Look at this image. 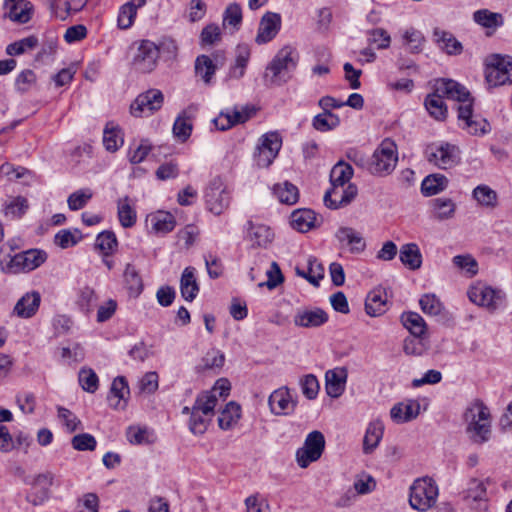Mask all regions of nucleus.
Instances as JSON below:
<instances>
[{
	"mask_svg": "<svg viewBox=\"0 0 512 512\" xmlns=\"http://www.w3.org/2000/svg\"><path fill=\"white\" fill-rule=\"evenodd\" d=\"M438 495V486L432 478H418L410 486L409 504L414 510L427 512L435 506Z\"/></svg>",
	"mask_w": 512,
	"mask_h": 512,
	"instance_id": "f257e3e1",
	"label": "nucleus"
},
{
	"mask_svg": "<svg viewBox=\"0 0 512 512\" xmlns=\"http://www.w3.org/2000/svg\"><path fill=\"white\" fill-rule=\"evenodd\" d=\"M398 161L397 148L393 141L385 139L374 151L369 171L373 175L385 176L390 174Z\"/></svg>",
	"mask_w": 512,
	"mask_h": 512,
	"instance_id": "f03ea898",
	"label": "nucleus"
},
{
	"mask_svg": "<svg viewBox=\"0 0 512 512\" xmlns=\"http://www.w3.org/2000/svg\"><path fill=\"white\" fill-rule=\"evenodd\" d=\"M291 47H284L278 51L266 69L265 78L273 85H280L287 81V72L294 68L296 59Z\"/></svg>",
	"mask_w": 512,
	"mask_h": 512,
	"instance_id": "7ed1b4c3",
	"label": "nucleus"
},
{
	"mask_svg": "<svg viewBox=\"0 0 512 512\" xmlns=\"http://www.w3.org/2000/svg\"><path fill=\"white\" fill-rule=\"evenodd\" d=\"M207 208L215 215H220L230 204V191L224 180L216 176L212 178L204 191Z\"/></svg>",
	"mask_w": 512,
	"mask_h": 512,
	"instance_id": "20e7f679",
	"label": "nucleus"
},
{
	"mask_svg": "<svg viewBox=\"0 0 512 512\" xmlns=\"http://www.w3.org/2000/svg\"><path fill=\"white\" fill-rule=\"evenodd\" d=\"M486 80L494 87L512 84V57L492 55L486 66Z\"/></svg>",
	"mask_w": 512,
	"mask_h": 512,
	"instance_id": "39448f33",
	"label": "nucleus"
},
{
	"mask_svg": "<svg viewBox=\"0 0 512 512\" xmlns=\"http://www.w3.org/2000/svg\"><path fill=\"white\" fill-rule=\"evenodd\" d=\"M428 161L440 169H449L460 161V152L457 146L446 143H432L426 148Z\"/></svg>",
	"mask_w": 512,
	"mask_h": 512,
	"instance_id": "423d86ee",
	"label": "nucleus"
},
{
	"mask_svg": "<svg viewBox=\"0 0 512 512\" xmlns=\"http://www.w3.org/2000/svg\"><path fill=\"white\" fill-rule=\"evenodd\" d=\"M325 438L320 431L310 432L302 447L296 451V461L299 467L307 468L312 462L317 461L323 454Z\"/></svg>",
	"mask_w": 512,
	"mask_h": 512,
	"instance_id": "0eeeda50",
	"label": "nucleus"
},
{
	"mask_svg": "<svg viewBox=\"0 0 512 512\" xmlns=\"http://www.w3.org/2000/svg\"><path fill=\"white\" fill-rule=\"evenodd\" d=\"M256 112L254 106H234L222 110L217 117L212 120L215 128L219 131H226L232 127L247 122Z\"/></svg>",
	"mask_w": 512,
	"mask_h": 512,
	"instance_id": "6e6552de",
	"label": "nucleus"
},
{
	"mask_svg": "<svg viewBox=\"0 0 512 512\" xmlns=\"http://www.w3.org/2000/svg\"><path fill=\"white\" fill-rule=\"evenodd\" d=\"M164 102V95L158 89H149L139 94L130 105L134 117H147L158 111Z\"/></svg>",
	"mask_w": 512,
	"mask_h": 512,
	"instance_id": "1a4fd4ad",
	"label": "nucleus"
},
{
	"mask_svg": "<svg viewBox=\"0 0 512 512\" xmlns=\"http://www.w3.org/2000/svg\"><path fill=\"white\" fill-rule=\"evenodd\" d=\"M282 146V139L277 132H269L264 134L257 146L254 155L258 167H269L277 157Z\"/></svg>",
	"mask_w": 512,
	"mask_h": 512,
	"instance_id": "9d476101",
	"label": "nucleus"
},
{
	"mask_svg": "<svg viewBox=\"0 0 512 512\" xmlns=\"http://www.w3.org/2000/svg\"><path fill=\"white\" fill-rule=\"evenodd\" d=\"M468 296L473 303L485 307L491 312L500 308L505 300L502 291L481 284L472 286L468 291Z\"/></svg>",
	"mask_w": 512,
	"mask_h": 512,
	"instance_id": "9b49d317",
	"label": "nucleus"
},
{
	"mask_svg": "<svg viewBox=\"0 0 512 512\" xmlns=\"http://www.w3.org/2000/svg\"><path fill=\"white\" fill-rule=\"evenodd\" d=\"M458 119L460 127L471 135H484L489 131V123L486 119L473 114L472 100L458 105Z\"/></svg>",
	"mask_w": 512,
	"mask_h": 512,
	"instance_id": "f8f14e48",
	"label": "nucleus"
},
{
	"mask_svg": "<svg viewBox=\"0 0 512 512\" xmlns=\"http://www.w3.org/2000/svg\"><path fill=\"white\" fill-rule=\"evenodd\" d=\"M339 249L347 250L351 254H361L366 250L367 244L364 236L357 229L350 226H340L334 234Z\"/></svg>",
	"mask_w": 512,
	"mask_h": 512,
	"instance_id": "ddd939ff",
	"label": "nucleus"
},
{
	"mask_svg": "<svg viewBox=\"0 0 512 512\" xmlns=\"http://www.w3.org/2000/svg\"><path fill=\"white\" fill-rule=\"evenodd\" d=\"M46 260V253L31 249L16 254L9 262L8 269L11 273H26L38 268Z\"/></svg>",
	"mask_w": 512,
	"mask_h": 512,
	"instance_id": "4468645a",
	"label": "nucleus"
},
{
	"mask_svg": "<svg viewBox=\"0 0 512 512\" xmlns=\"http://www.w3.org/2000/svg\"><path fill=\"white\" fill-rule=\"evenodd\" d=\"M158 58L159 49L156 44L149 40H142L133 57V66L140 72H151L156 67Z\"/></svg>",
	"mask_w": 512,
	"mask_h": 512,
	"instance_id": "2eb2a0df",
	"label": "nucleus"
},
{
	"mask_svg": "<svg viewBox=\"0 0 512 512\" xmlns=\"http://www.w3.org/2000/svg\"><path fill=\"white\" fill-rule=\"evenodd\" d=\"M296 398L288 387H280L273 391L268 399L270 410L276 416H287L294 413Z\"/></svg>",
	"mask_w": 512,
	"mask_h": 512,
	"instance_id": "dca6fc26",
	"label": "nucleus"
},
{
	"mask_svg": "<svg viewBox=\"0 0 512 512\" xmlns=\"http://www.w3.org/2000/svg\"><path fill=\"white\" fill-rule=\"evenodd\" d=\"M54 474L50 471L36 475L30 483L27 501L33 505H40L49 498L50 488L54 483Z\"/></svg>",
	"mask_w": 512,
	"mask_h": 512,
	"instance_id": "f3484780",
	"label": "nucleus"
},
{
	"mask_svg": "<svg viewBox=\"0 0 512 512\" xmlns=\"http://www.w3.org/2000/svg\"><path fill=\"white\" fill-rule=\"evenodd\" d=\"M358 193L356 185H331L324 195V203L330 209H338L350 204Z\"/></svg>",
	"mask_w": 512,
	"mask_h": 512,
	"instance_id": "a211bd4d",
	"label": "nucleus"
},
{
	"mask_svg": "<svg viewBox=\"0 0 512 512\" xmlns=\"http://www.w3.org/2000/svg\"><path fill=\"white\" fill-rule=\"evenodd\" d=\"M433 89V93L439 97L456 100L459 104H464V102L472 100L470 93L465 89V87L451 79L441 78L435 80Z\"/></svg>",
	"mask_w": 512,
	"mask_h": 512,
	"instance_id": "6ab92c4d",
	"label": "nucleus"
},
{
	"mask_svg": "<svg viewBox=\"0 0 512 512\" xmlns=\"http://www.w3.org/2000/svg\"><path fill=\"white\" fill-rule=\"evenodd\" d=\"M281 28V16L274 12H267L260 20L258 32L255 38L256 43L265 44L270 42Z\"/></svg>",
	"mask_w": 512,
	"mask_h": 512,
	"instance_id": "aec40b11",
	"label": "nucleus"
},
{
	"mask_svg": "<svg viewBox=\"0 0 512 512\" xmlns=\"http://www.w3.org/2000/svg\"><path fill=\"white\" fill-rule=\"evenodd\" d=\"M487 483H489L488 479L486 481L471 479L468 482L467 489L465 490V499L467 501H471V507L477 511H484L487 509Z\"/></svg>",
	"mask_w": 512,
	"mask_h": 512,
	"instance_id": "412c9836",
	"label": "nucleus"
},
{
	"mask_svg": "<svg viewBox=\"0 0 512 512\" xmlns=\"http://www.w3.org/2000/svg\"><path fill=\"white\" fill-rule=\"evenodd\" d=\"M348 373L346 368L337 367L325 373V390L332 398L340 397L346 386Z\"/></svg>",
	"mask_w": 512,
	"mask_h": 512,
	"instance_id": "4be33fe9",
	"label": "nucleus"
},
{
	"mask_svg": "<svg viewBox=\"0 0 512 512\" xmlns=\"http://www.w3.org/2000/svg\"><path fill=\"white\" fill-rule=\"evenodd\" d=\"M40 303L41 295L39 292H27L16 302L13 315L22 319H29L37 313Z\"/></svg>",
	"mask_w": 512,
	"mask_h": 512,
	"instance_id": "5701e85b",
	"label": "nucleus"
},
{
	"mask_svg": "<svg viewBox=\"0 0 512 512\" xmlns=\"http://www.w3.org/2000/svg\"><path fill=\"white\" fill-rule=\"evenodd\" d=\"M328 320V315L322 309H299L294 317L293 323L297 327L315 328L323 325Z\"/></svg>",
	"mask_w": 512,
	"mask_h": 512,
	"instance_id": "b1692460",
	"label": "nucleus"
},
{
	"mask_svg": "<svg viewBox=\"0 0 512 512\" xmlns=\"http://www.w3.org/2000/svg\"><path fill=\"white\" fill-rule=\"evenodd\" d=\"M384 434V424L380 419L371 421L363 439V451L369 454L379 445Z\"/></svg>",
	"mask_w": 512,
	"mask_h": 512,
	"instance_id": "393cba45",
	"label": "nucleus"
},
{
	"mask_svg": "<svg viewBox=\"0 0 512 512\" xmlns=\"http://www.w3.org/2000/svg\"><path fill=\"white\" fill-rule=\"evenodd\" d=\"M9 8V18L18 23H27L31 19L32 4L27 0H5Z\"/></svg>",
	"mask_w": 512,
	"mask_h": 512,
	"instance_id": "a878e982",
	"label": "nucleus"
},
{
	"mask_svg": "<svg viewBox=\"0 0 512 512\" xmlns=\"http://www.w3.org/2000/svg\"><path fill=\"white\" fill-rule=\"evenodd\" d=\"M271 229L263 224L248 222V240L253 246L266 248L273 240Z\"/></svg>",
	"mask_w": 512,
	"mask_h": 512,
	"instance_id": "bb28decb",
	"label": "nucleus"
},
{
	"mask_svg": "<svg viewBox=\"0 0 512 512\" xmlns=\"http://www.w3.org/2000/svg\"><path fill=\"white\" fill-rule=\"evenodd\" d=\"M180 292L186 301L192 302L196 298L199 292V284L196 280L195 269L193 267H186L182 272Z\"/></svg>",
	"mask_w": 512,
	"mask_h": 512,
	"instance_id": "cd10ccee",
	"label": "nucleus"
},
{
	"mask_svg": "<svg viewBox=\"0 0 512 512\" xmlns=\"http://www.w3.org/2000/svg\"><path fill=\"white\" fill-rule=\"evenodd\" d=\"M467 433L469 438L476 443L488 441L491 435L489 418H473L467 426Z\"/></svg>",
	"mask_w": 512,
	"mask_h": 512,
	"instance_id": "c85d7f7f",
	"label": "nucleus"
},
{
	"mask_svg": "<svg viewBox=\"0 0 512 512\" xmlns=\"http://www.w3.org/2000/svg\"><path fill=\"white\" fill-rule=\"evenodd\" d=\"M129 393L130 390L126 378L123 376L116 377L112 382L108 395L109 405L115 408L122 406V403L126 402Z\"/></svg>",
	"mask_w": 512,
	"mask_h": 512,
	"instance_id": "c756f323",
	"label": "nucleus"
},
{
	"mask_svg": "<svg viewBox=\"0 0 512 512\" xmlns=\"http://www.w3.org/2000/svg\"><path fill=\"white\" fill-rule=\"evenodd\" d=\"M400 261L410 270H417L422 265V254L416 243H407L401 246Z\"/></svg>",
	"mask_w": 512,
	"mask_h": 512,
	"instance_id": "7c9ffc66",
	"label": "nucleus"
},
{
	"mask_svg": "<svg viewBox=\"0 0 512 512\" xmlns=\"http://www.w3.org/2000/svg\"><path fill=\"white\" fill-rule=\"evenodd\" d=\"M434 40L442 51L449 55H457L462 51L461 43L449 32L444 30H434Z\"/></svg>",
	"mask_w": 512,
	"mask_h": 512,
	"instance_id": "2f4dec72",
	"label": "nucleus"
},
{
	"mask_svg": "<svg viewBox=\"0 0 512 512\" xmlns=\"http://www.w3.org/2000/svg\"><path fill=\"white\" fill-rule=\"evenodd\" d=\"M407 399L394 405L390 411V416H418L426 412L425 399L422 400Z\"/></svg>",
	"mask_w": 512,
	"mask_h": 512,
	"instance_id": "473e14b6",
	"label": "nucleus"
},
{
	"mask_svg": "<svg viewBox=\"0 0 512 512\" xmlns=\"http://www.w3.org/2000/svg\"><path fill=\"white\" fill-rule=\"evenodd\" d=\"M117 215L122 227L130 228L135 225L137 214L128 196L118 199Z\"/></svg>",
	"mask_w": 512,
	"mask_h": 512,
	"instance_id": "72a5a7b5",
	"label": "nucleus"
},
{
	"mask_svg": "<svg viewBox=\"0 0 512 512\" xmlns=\"http://www.w3.org/2000/svg\"><path fill=\"white\" fill-rule=\"evenodd\" d=\"M474 21L480 26L495 31L498 27H501L504 23L502 14L492 12L488 9H480L473 14Z\"/></svg>",
	"mask_w": 512,
	"mask_h": 512,
	"instance_id": "f704fd0d",
	"label": "nucleus"
},
{
	"mask_svg": "<svg viewBox=\"0 0 512 512\" xmlns=\"http://www.w3.org/2000/svg\"><path fill=\"white\" fill-rule=\"evenodd\" d=\"M472 197L481 207L493 209L498 204L497 192L488 185L476 186L472 191Z\"/></svg>",
	"mask_w": 512,
	"mask_h": 512,
	"instance_id": "c9c22d12",
	"label": "nucleus"
},
{
	"mask_svg": "<svg viewBox=\"0 0 512 512\" xmlns=\"http://www.w3.org/2000/svg\"><path fill=\"white\" fill-rule=\"evenodd\" d=\"M150 223L152 230L157 234H166L171 232L175 227V218L169 212L158 211L151 215Z\"/></svg>",
	"mask_w": 512,
	"mask_h": 512,
	"instance_id": "e433bc0d",
	"label": "nucleus"
},
{
	"mask_svg": "<svg viewBox=\"0 0 512 512\" xmlns=\"http://www.w3.org/2000/svg\"><path fill=\"white\" fill-rule=\"evenodd\" d=\"M123 142L121 129L113 123H107L103 132V145L105 149L115 152L123 145Z\"/></svg>",
	"mask_w": 512,
	"mask_h": 512,
	"instance_id": "4c0bfd02",
	"label": "nucleus"
},
{
	"mask_svg": "<svg viewBox=\"0 0 512 512\" xmlns=\"http://www.w3.org/2000/svg\"><path fill=\"white\" fill-rule=\"evenodd\" d=\"M434 216L438 220L451 219L456 211V204L450 198L439 197L431 201Z\"/></svg>",
	"mask_w": 512,
	"mask_h": 512,
	"instance_id": "58836bf2",
	"label": "nucleus"
},
{
	"mask_svg": "<svg viewBox=\"0 0 512 512\" xmlns=\"http://www.w3.org/2000/svg\"><path fill=\"white\" fill-rule=\"evenodd\" d=\"M273 193L281 203L287 205L295 204L299 197L298 188L287 181L274 185Z\"/></svg>",
	"mask_w": 512,
	"mask_h": 512,
	"instance_id": "ea45409f",
	"label": "nucleus"
},
{
	"mask_svg": "<svg viewBox=\"0 0 512 512\" xmlns=\"http://www.w3.org/2000/svg\"><path fill=\"white\" fill-rule=\"evenodd\" d=\"M316 217L311 210L294 211L291 215V225L299 232H307L315 225Z\"/></svg>",
	"mask_w": 512,
	"mask_h": 512,
	"instance_id": "a19ab883",
	"label": "nucleus"
},
{
	"mask_svg": "<svg viewBox=\"0 0 512 512\" xmlns=\"http://www.w3.org/2000/svg\"><path fill=\"white\" fill-rule=\"evenodd\" d=\"M401 321L404 327L416 337H421L426 332V323L424 319L416 312L403 313L401 316Z\"/></svg>",
	"mask_w": 512,
	"mask_h": 512,
	"instance_id": "79ce46f5",
	"label": "nucleus"
},
{
	"mask_svg": "<svg viewBox=\"0 0 512 512\" xmlns=\"http://www.w3.org/2000/svg\"><path fill=\"white\" fill-rule=\"evenodd\" d=\"M425 107L429 114L438 121H443L447 117V106L443 98L435 93L429 94L425 99Z\"/></svg>",
	"mask_w": 512,
	"mask_h": 512,
	"instance_id": "37998d69",
	"label": "nucleus"
},
{
	"mask_svg": "<svg viewBox=\"0 0 512 512\" xmlns=\"http://www.w3.org/2000/svg\"><path fill=\"white\" fill-rule=\"evenodd\" d=\"M353 176V168L345 162H338L330 172L331 185H348Z\"/></svg>",
	"mask_w": 512,
	"mask_h": 512,
	"instance_id": "c03bdc74",
	"label": "nucleus"
},
{
	"mask_svg": "<svg viewBox=\"0 0 512 512\" xmlns=\"http://www.w3.org/2000/svg\"><path fill=\"white\" fill-rule=\"evenodd\" d=\"M127 438L132 444H151L156 440L153 430L140 426L129 427L127 430Z\"/></svg>",
	"mask_w": 512,
	"mask_h": 512,
	"instance_id": "a18cd8bd",
	"label": "nucleus"
},
{
	"mask_svg": "<svg viewBox=\"0 0 512 512\" xmlns=\"http://www.w3.org/2000/svg\"><path fill=\"white\" fill-rule=\"evenodd\" d=\"M195 72L206 84H209L216 72V65L207 55H200L195 61Z\"/></svg>",
	"mask_w": 512,
	"mask_h": 512,
	"instance_id": "49530a36",
	"label": "nucleus"
},
{
	"mask_svg": "<svg viewBox=\"0 0 512 512\" xmlns=\"http://www.w3.org/2000/svg\"><path fill=\"white\" fill-rule=\"evenodd\" d=\"M448 180L442 174H432L427 176L422 182V192L426 196H432L444 190Z\"/></svg>",
	"mask_w": 512,
	"mask_h": 512,
	"instance_id": "de8ad7c7",
	"label": "nucleus"
},
{
	"mask_svg": "<svg viewBox=\"0 0 512 512\" xmlns=\"http://www.w3.org/2000/svg\"><path fill=\"white\" fill-rule=\"evenodd\" d=\"M386 298L380 290L370 292L366 298L365 309L371 316H378L385 311Z\"/></svg>",
	"mask_w": 512,
	"mask_h": 512,
	"instance_id": "09e8293b",
	"label": "nucleus"
},
{
	"mask_svg": "<svg viewBox=\"0 0 512 512\" xmlns=\"http://www.w3.org/2000/svg\"><path fill=\"white\" fill-rule=\"evenodd\" d=\"M37 46L38 39L32 35L9 44L6 48V53L10 56H19L34 50Z\"/></svg>",
	"mask_w": 512,
	"mask_h": 512,
	"instance_id": "8fccbe9b",
	"label": "nucleus"
},
{
	"mask_svg": "<svg viewBox=\"0 0 512 512\" xmlns=\"http://www.w3.org/2000/svg\"><path fill=\"white\" fill-rule=\"evenodd\" d=\"M224 362H225L224 354L220 350L211 349L202 358L199 369L202 371H207V370L219 371L223 367Z\"/></svg>",
	"mask_w": 512,
	"mask_h": 512,
	"instance_id": "3c124183",
	"label": "nucleus"
},
{
	"mask_svg": "<svg viewBox=\"0 0 512 512\" xmlns=\"http://www.w3.org/2000/svg\"><path fill=\"white\" fill-rule=\"evenodd\" d=\"M218 402V398L213 392L206 391L201 393L193 406V410L195 413H202L207 415L214 411V408Z\"/></svg>",
	"mask_w": 512,
	"mask_h": 512,
	"instance_id": "603ef678",
	"label": "nucleus"
},
{
	"mask_svg": "<svg viewBox=\"0 0 512 512\" xmlns=\"http://www.w3.org/2000/svg\"><path fill=\"white\" fill-rule=\"evenodd\" d=\"M94 192L90 188L79 189L69 195L67 205L70 210L77 211L84 208L92 199Z\"/></svg>",
	"mask_w": 512,
	"mask_h": 512,
	"instance_id": "864d4df0",
	"label": "nucleus"
},
{
	"mask_svg": "<svg viewBox=\"0 0 512 512\" xmlns=\"http://www.w3.org/2000/svg\"><path fill=\"white\" fill-rule=\"evenodd\" d=\"M340 123L339 117L332 112H325L316 115L313 119V127L321 132L336 128Z\"/></svg>",
	"mask_w": 512,
	"mask_h": 512,
	"instance_id": "5fc2aeb1",
	"label": "nucleus"
},
{
	"mask_svg": "<svg viewBox=\"0 0 512 512\" xmlns=\"http://www.w3.org/2000/svg\"><path fill=\"white\" fill-rule=\"evenodd\" d=\"M78 381L82 389L88 393H94L99 387V378L91 368H82L78 373Z\"/></svg>",
	"mask_w": 512,
	"mask_h": 512,
	"instance_id": "6e6d98bb",
	"label": "nucleus"
},
{
	"mask_svg": "<svg viewBox=\"0 0 512 512\" xmlns=\"http://www.w3.org/2000/svg\"><path fill=\"white\" fill-rule=\"evenodd\" d=\"M117 244L116 235L111 231L101 232L95 241V247L105 256L112 254L116 250Z\"/></svg>",
	"mask_w": 512,
	"mask_h": 512,
	"instance_id": "4d7b16f0",
	"label": "nucleus"
},
{
	"mask_svg": "<svg viewBox=\"0 0 512 512\" xmlns=\"http://www.w3.org/2000/svg\"><path fill=\"white\" fill-rule=\"evenodd\" d=\"M297 275L307 279L311 284L317 286L319 281L324 277V268L315 259L308 261V271L296 268Z\"/></svg>",
	"mask_w": 512,
	"mask_h": 512,
	"instance_id": "13d9d810",
	"label": "nucleus"
},
{
	"mask_svg": "<svg viewBox=\"0 0 512 512\" xmlns=\"http://www.w3.org/2000/svg\"><path fill=\"white\" fill-rule=\"evenodd\" d=\"M125 284L131 294H139L143 289L142 279L136 268L128 264L124 271Z\"/></svg>",
	"mask_w": 512,
	"mask_h": 512,
	"instance_id": "bf43d9fd",
	"label": "nucleus"
},
{
	"mask_svg": "<svg viewBox=\"0 0 512 512\" xmlns=\"http://www.w3.org/2000/svg\"><path fill=\"white\" fill-rule=\"evenodd\" d=\"M192 132V122L185 113L179 115L173 125V134L182 142L186 141Z\"/></svg>",
	"mask_w": 512,
	"mask_h": 512,
	"instance_id": "052dcab7",
	"label": "nucleus"
},
{
	"mask_svg": "<svg viewBox=\"0 0 512 512\" xmlns=\"http://www.w3.org/2000/svg\"><path fill=\"white\" fill-rule=\"evenodd\" d=\"M159 376L156 372L145 373L138 381L137 388L140 394H153L158 390Z\"/></svg>",
	"mask_w": 512,
	"mask_h": 512,
	"instance_id": "680f3d73",
	"label": "nucleus"
},
{
	"mask_svg": "<svg viewBox=\"0 0 512 512\" xmlns=\"http://www.w3.org/2000/svg\"><path fill=\"white\" fill-rule=\"evenodd\" d=\"M250 58V51L246 46H239L237 50V56L235 65L230 71V75L233 78H241L244 75L245 68Z\"/></svg>",
	"mask_w": 512,
	"mask_h": 512,
	"instance_id": "e2e57ef3",
	"label": "nucleus"
},
{
	"mask_svg": "<svg viewBox=\"0 0 512 512\" xmlns=\"http://www.w3.org/2000/svg\"><path fill=\"white\" fill-rule=\"evenodd\" d=\"M28 209V202L24 197L18 196L12 198L5 204L4 212L11 218H19L25 214Z\"/></svg>",
	"mask_w": 512,
	"mask_h": 512,
	"instance_id": "0e129e2a",
	"label": "nucleus"
},
{
	"mask_svg": "<svg viewBox=\"0 0 512 512\" xmlns=\"http://www.w3.org/2000/svg\"><path fill=\"white\" fill-rule=\"evenodd\" d=\"M422 311L429 315H439L443 310V305L434 294H425L419 300Z\"/></svg>",
	"mask_w": 512,
	"mask_h": 512,
	"instance_id": "69168bd1",
	"label": "nucleus"
},
{
	"mask_svg": "<svg viewBox=\"0 0 512 512\" xmlns=\"http://www.w3.org/2000/svg\"><path fill=\"white\" fill-rule=\"evenodd\" d=\"M300 386L301 391L306 398L312 400L317 397L320 385L316 376L312 374L305 375L300 380Z\"/></svg>",
	"mask_w": 512,
	"mask_h": 512,
	"instance_id": "338daca9",
	"label": "nucleus"
},
{
	"mask_svg": "<svg viewBox=\"0 0 512 512\" xmlns=\"http://www.w3.org/2000/svg\"><path fill=\"white\" fill-rule=\"evenodd\" d=\"M136 16L135 8L132 4L125 3L121 6L117 18L118 27L120 29H127L132 26Z\"/></svg>",
	"mask_w": 512,
	"mask_h": 512,
	"instance_id": "774afa93",
	"label": "nucleus"
}]
</instances>
